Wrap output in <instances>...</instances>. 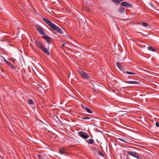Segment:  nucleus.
<instances>
[{
  "label": "nucleus",
  "instance_id": "23",
  "mask_svg": "<svg viewBox=\"0 0 159 159\" xmlns=\"http://www.w3.org/2000/svg\"><path fill=\"white\" fill-rule=\"evenodd\" d=\"M123 0H113V1L114 2H115L119 3L120 2H121Z\"/></svg>",
  "mask_w": 159,
  "mask_h": 159
},
{
  "label": "nucleus",
  "instance_id": "15",
  "mask_svg": "<svg viewBox=\"0 0 159 159\" xmlns=\"http://www.w3.org/2000/svg\"><path fill=\"white\" fill-rule=\"evenodd\" d=\"M95 150L99 155L101 157H103V154L98 149L95 148Z\"/></svg>",
  "mask_w": 159,
  "mask_h": 159
},
{
  "label": "nucleus",
  "instance_id": "5",
  "mask_svg": "<svg viewBox=\"0 0 159 159\" xmlns=\"http://www.w3.org/2000/svg\"><path fill=\"white\" fill-rule=\"evenodd\" d=\"M44 21H45L47 24L50 27L52 28L53 25L54 24L52 23L51 21L49 20L48 19L46 18H44L43 19Z\"/></svg>",
  "mask_w": 159,
  "mask_h": 159
},
{
  "label": "nucleus",
  "instance_id": "9",
  "mask_svg": "<svg viewBox=\"0 0 159 159\" xmlns=\"http://www.w3.org/2000/svg\"><path fill=\"white\" fill-rule=\"evenodd\" d=\"M127 153L129 155L133 156L134 157H136L138 159L139 158V156L137 154L135 153L134 152L129 151H128L127 152Z\"/></svg>",
  "mask_w": 159,
  "mask_h": 159
},
{
  "label": "nucleus",
  "instance_id": "7",
  "mask_svg": "<svg viewBox=\"0 0 159 159\" xmlns=\"http://www.w3.org/2000/svg\"><path fill=\"white\" fill-rule=\"evenodd\" d=\"M36 29L39 32V33L41 34H44V32L43 30V29L41 27L38 25H36Z\"/></svg>",
  "mask_w": 159,
  "mask_h": 159
},
{
  "label": "nucleus",
  "instance_id": "25",
  "mask_svg": "<svg viewBox=\"0 0 159 159\" xmlns=\"http://www.w3.org/2000/svg\"><path fill=\"white\" fill-rule=\"evenodd\" d=\"M142 25L143 26L145 27H147L149 25L146 22H144L142 23Z\"/></svg>",
  "mask_w": 159,
  "mask_h": 159
},
{
  "label": "nucleus",
  "instance_id": "26",
  "mask_svg": "<svg viewBox=\"0 0 159 159\" xmlns=\"http://www.w3.org/2000/svg\"><path fill=\"white\" fill-rule=\"evenodd\" d=\"M82 107L83 109L85 110L87 107H86L85 106L83 105H82Z\"/></svg>",
  "mask_w": 159,
  "mask_h": 159
},
{
  "label": "nucleus",
  "instance_id": "6",
  "mask_svg": "<svg viewBox=\"0 0 159 159\" xmlns=\"http://www.w3.org/2000/svg\"><path fill=\"white\" fill-rule=\"evenodd\" d=\"M44 21H45L47 24L50 27L52 28L53 25L54 24L52 23L51 21L49 20L48 19L46 18H44L43 19Z\"/></svg>",
  "mask_w": 159,
  "mask_h": 159
},
{
  "label": "nucleus",
  "instance_id": "11",
  "mask_svg": "<svg viewBox=\"0 0 159 159\" xmlns=\"http://www.w3.org/2000/svg\"><path fill=\"white\" fill-rule=\"evenodd\" d=\"M35 43L37 46L41 49V48H42L44 46V45L39 42L36 41L35 42Z\"/></svg>",
  "mask_w": 159,
  "mask_h": 159
},
{
  "label": "nucleus",
  "instance_id": "21",
  "mask_svg": "<svg viewBox=\"0 0 159 159\" xmlns=\"http://www.w3.org/2000/svg\"><path fill=\"white\" fill-rule=\"evenodd\" d=\"M85 110L89 113L92 114L93 113V111L90 109H89L88 107H87L86 109H85Z\"/></svg>",
  "mask_w": 159,
  "mask_h": 159
},
{
  "label": "nucleus",
  "instance_id": "19",
  "mask_svg": "<svg viewBox=\"0 0 159 159\" xmlns=\"http://www.w3.org/2000/svg\"><path fill=\"white\" fill-rule=\"evenodd\" d=\"M27 102L29 104L33 105L34 104V102L33 100L30 99H29L27 100Z\"/></svg>",
  "mask_w": 159,
  "mask_h": 159
},
{
  "label": "nucleus",
  "instance_id": "18",
  "mask_svg": "<svg viewBox=\"0 0 159 159\" xmlns=\"http://www.w3.org/2000/svg\"><path fill=\"white\" fill-rule=\"evenodd\" d=\"M123 73L124 74H127L130 75H135V74L134 73L128 71H124L123 72Z\"/></svg>",
  "mask_w": 159,
  "mask_h": 159
},
{
  "label": "nucleus",
  "instance_id": "22",
  "mask_svg": "<svg viewBox=\"0 0 159 159\" xmlns=\"http://www.w3.org/2000/svg\"><path fill=\"white\" fill-rule=\"evenodd\" d=\"M117 67L119 69H121V65L120 64V63H119V62H117Z\"/></svg>",
  "mask_w": 159,
  "mask_h": 159
},
{
  "label": "nucleus",
  "instance_id": "16",
  "mask_svg": "<svg viewBox=\"0 0 159 159\" xmlns=\"http://www.w3.org/2000/svg\"><path fill=\"white\" fill-rule=\"evenodd\" d=\"M148 50L151 51H152L153 52H156V51L155 48H154L152 46H148Z\"/></svg>",
  "mask_w": 159,
  "mask_h": 159
},
{
  "label": "nucleus",
  "instance_id": "12",
  "mask_svg": "<svg viewBox=\"0 0 159 159\" xmlns=\"http://www.w3.org/2000/svg\"><path fill=\"white\" fill-rule=\"evenodd\" d=\"M124 82L126 83H128L131 84H139V82H138L136 81H124Z\"/></svg>",
  "mask_w": 159,
  "mask_h": 159
},
{
  "label": "nucleus",
  "instance_id": "13",
  "mask_svg": "<svg viewBox=\"0 0 159 159\" xmlns=\"http://www.w3.org/2000/svg\"><path fill=\"white\" fill-rule=\"evenodd\" d=\"M79 118H80V120H87L86 121H89V120H90V118L88 117H81V116H79Z\"/></svg>",
  "mask_w": 159,
  "mask_h": 159
},
{
  "label": "nucleus",
  "instance_id": "30",
  "mask_svg": "<svg viewBox=\"0 0 159 159\" xmlns=\"http://www.w3.org/2000/svg\"><path fill=\"white\" fill-rule=\"evenodd\" d=\"M65 44L64 43H63L62 44V47H65Z\"/></svg>",
  "mask_w": 159,
  "mask_h": 159
},
{
  "label": "nucleus",
  "instance_id": "17",
  "mask_svg": "<svg viewBox=\"0 0 159 159\" xmlns=\"http://www.w3.org/2000/svg\"><path fill=\"white\" fill-rule=\"evenodd\" d=\"M7 64L10 67L13 69H16V67H15L13 64H11V62H9L7 63Z\"/></svg>",
  "mask_w": 159,
  "mask_h": 159
},
{
  "label": "nucleus",
  "instance_id": "2",
  "mask_svg": "<svg viewBox=\"0 0 159 159\" xmlns=\"http://www.w3.org/2000/svg\"><path fill=\"white\" fill-rule=\"evenodd\" d=\"M79 135L84 139H87L89 138V135L87 133L81 132L79 133Z\"/></svg>",
  "mask_w": 159,
  "mask_h": 159
},
{
  "label": "nucleus",
  "instance_id": "1",
  "mask_svg": "<svg viewBox=\"0 0 159 159\" xmlns=\"http://www.w3.org/2000/svg\"><path fill=\"white\" fill-rule=\"evenodd\" d=\"M61 27V28H60L54 24L51 28L53 30L56 31L58 33L62 34H63L62 30H64L62 27Z\"/></svg>",
  "mask_w": 159,
  "mask_h": 159
},
{
  "label": "nucleus",
  "instance_id": "10",
  "mask_svg": "<svg viewBox=\"0 0 159 159\" xmlns=\"http://www.w3.org/2000/svg\"><path fill=\"white\" fill-rule=\"evenodd\" d=\"M121 4L122 6H125L127 7H131L132 6V5L129 4L127 2H122Z\"/></svg>",
  "mask_w": 159,
  "mask_h": 159
},
{
  "label": "nucleus",
  "instance_id": "14",
  "mask_svg": "<svg viewBox=\"0 0 159 159\" xmlns=\"http://www.w3.org/2000/svg\"><path fill=\"white\" fill-rule=\"evenodd\" d=\"M59 152L61 154H65L66 153V149L64 148H62L61 150H60Z\"/></svg>",
  "mask_w": 159,
  "mask_h": 159
},
{
  "label": "nucleus",
  "instance_id": "27",
  "mask_svg": "<svg viewBox=\"0 0 159 159\" xmlns=\"http://www.w3.org/2000/svg\"><path fill=\"white\" fill-rule=\"evenodd\" d=\"M38 157L39 159H43L42 158V157L40 155H38Z\"/></svg>",
  "mask_w": 159,
  "mask_h": 159
},
{
  "label": "nucleus",
  "instance_id": "29",
  "mask_svg": "<svg viewBox=\"0 0 159 159\" xmlns=\"http://www.w3.org/2000/svg\"><path fill=\"white\" fill-rule=\"evenodd\" d=\"M4 61H5V62H6L7 64V63L8 62H9V61H7L5 58H4Z\"/></svg>",
  "mask_w": 159,
  "mask_h": 159
},
{
  "label": "nucleus",
  "instance_id": "8",
  "mask_svg": "<svg viewBox=\"0 0 159 159\" xmlns=\"http://www.w3.org/2000/svg\"><path fill=\"white\" fill-rule=\"evenodd\" d=\"M79 73L82 77L84 79H88L89 77V76L84 71H81L79 72Z\"/></svg>",
  "mask_w": 159,
  "mask_h": 159
},
{
  "label": "nucleus",
  "instance_id": "28",
  "mask_svg": "<svg viewBox=\"0 0 159 159\" xmlns=\"http://www.w3.org/2000/svg\"><path fill=\"white\" fill-rule=\"evenodd\" d=\"M156 126H157L158 127H159V123H158L157 122H156Z\"/></svg>",
  "mask_w": 159,
  "mask_h": 159
},
{
  "label": "nucleus",
  "instance_id": "3",
  "mask_svg": "<svg viewBox=\"0 0 159 159\" xmlns=\"http://www.w3.org/2000/svg\"><path fill=\"white\" fill-rule=\"evenodd\" d=\"M43 38L46 41L47 43L48 44L50 43L51 41V38L49 36L44 35L42 36Z\"/></svg>",
  "mask_w": 159,
  "mask_h": 159
},
{
  "label": "nucleus",
  "instance_id": "24",
  "mask_svg": "<svg viewBox=\"0 0 159 159\" xmlns=\"http://www.w3.org/2000/svg\"><path fill=\"white\" fill-rule=\"evenodd\" d=\"M118 140H120V141H121L125 143H128V142L127 141L125 140H124V139H122V138H119L118 139Z\"/></svg>",
  "mask_w": 159,
  "mask_h": 159
},
{
  "label": "nucleus",
  "instance_id": "4",
  "mask_svg": "<svg viewBox=\"0 0 159 159\" xmlns=\"http://www.w3.org/2000/svg\"><path fill=\"white\" fill-rule=\"evenodd\" d=\"M41 49L48 56H49L50 55V48L49 47H48V48H45L44 46L43 47L41 48Z\"/></svg>",
  "mask_w": 159,
  "mask_h": 159
},
{
  "label": "nucleus",
  "instance_id": "20",
  "mask_svg": "<svg viewBox=\"0 0 159 159\" xmlns=\"http://www.w3.org/2000/svg\"><path fill=\"white\" fill-rule=\"evenodd\" d=\"M94 142V140L92 139H90L88 140L87 143L89 144H93Z\"/></svg>",
  "mask_w": 159,
  "mask_h": 159
},
{
  "label": "nucleus",
  "instance_id": "31",
  "mask_svg": "<svg viewBox=\"0 0 159 159\" xmlns=\"http://www.w3.org/2000/svg\"><path fill=\"white\" fill-rule=\"evenodd\" d=\"M127 78H129V76H127Z\"/></svg>",
  "mask_w": 159,
  "mask_h": 159
}]
</instances>
